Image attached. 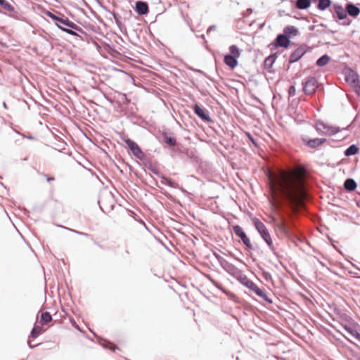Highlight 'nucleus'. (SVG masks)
<instances>
[{"mask_svg":"<svg viewBox=\"0 0 360 360\" xmlns=\"http://www.w3.org/2000/svg\"><path fill=\"white\" fill-rule=\"evenodd\" d=\"M269 180L272 194V204L281 203V198L286 199L295 207L302 206L307 193L304 189V170L281 171L277 174L269 172Z\"/></svg>","mask_w":360,"mask_h":360,"instance_id":"1","label":"nucleus"},{"mask_svg":"<svg viewBox=\"0 0 360 360\" xmlns=\"http://www.w3.org/2000/svg\"><path fill=\"white\" fill-rule=\"evenodd\" d=\"M330 11L333 18H337L338 20H344L347 18L346 9L340 4H332Z\"/></svg>","mask_w":360,"mask_h":360,"instance_id":"2","label":"nucleus"},{"mask_svg":"<svg viewBox=\"0 0 360 360\" xmlns=\"http://www.w3.org/2000/svg\"><path fill=\"white\" fill-rule=\"evenodd\" d=\"M124 141L135 157L140 160L143 159L144 156L143 153L139 146L134 141L129 139H124Z\"/></svg>","mask_w":360,"mask_h":360,"instance_id":"3","label":"nucleus"},{"mask_svg":"<svg viewBox=\"0 0 360 360\" xmlns=\"http://www.w3.org/2000/svg\"><path fill=\"white\" fill-rule=\"evenodd\" d=\"M316 129L327 135H333L340 131L338 127L327 126L321 122L316 123Z\"/></svg>","mask_w":360,"mask_h":360,"instance_id":"4","label":"nucleus"},{"mask_svg":"<svg viewBox=\"0 0 360 360\" xmlns=\"http://www.w3.org/2000/svg\"><path fill=\"white\" fill-rule=\"evenodd\" d=\"M345 79L347 82L353 87L360 89V81L359 79V77L354 71L349 70L346 75Z\"/></svg>","mask_w":360,"mask_h":360,"instance_id":"5","label":"nucleus"},{"mask_svg":"<svg viewBox=\"0 0 360 360\" xmlns=\"http://www.w3.org/2000/svg\"><path fill=\"white\" fill-rule=\"evenodd\" d=\"M317 88V81L314 77L309 78L304 83V91L307 94H314Z\"/></svg>","mask_w":360,"mask_h":360,"instance_id":"6","label":"nucleus"},{"mask_svg":"<svg viewBox=\"0 0 360 360\" xmlns=\"http://www.w3.org/2000/svg\"><path fill=\"white\" fill-rule=\"evenodd\" d=\"M194 111H195V114L199 117H200L202 120L207 121V122L211 121V119H210V116L208 115V112L205 108H202V107L199 106L198 105H195Z\"/></svg>","mask_w":360,"mask_h":360,"instance_id":"7","label":"nucleus"},{"mask_svg":"<svg viewBox=\"0 0 360 360\" xmlns=\"http://www.w3.org/2000/svg\"><path fill=\"white\" fill-rule=\"evenodd\" d=\"M305 51L304 48L299 47L294 52L291 53L289 58V62L293 63L297 62L304 54Z\"/></svg>","mask_w":360,"mask_h":360,"instance_id":"8","label":"nucleus"},{"mask_svg":"<svg viewBox=\"0 0 360 360\" xmlns=\"http://www.w3.org/2000/svg\"><path fill=\"white\" fill-rule=\"evenodd\" d=\"M221 266L226 271L230 274L235 275L237 273H239V270L228 261H221Z\"/></svg>","mask_w":360,"mask_h":360,"instance_id":"9","label":"nucleus"},{"mask_svg":"<svg viewBox=\"0 0 360 360\" xmlns=\"http://www.w3.org/2000/svg\"><path fill=\"white\" fill-rule=\"evenodd\" d=\"M347 15H349L352 17H356L360 13V9L352 3H349L345 6Z\"/></svg>","mask_w":360,"mask_h":360,"instance_id":"10","label":"nucleus"},{"mask_svg":"<svg viewBox=\"0 0 360 360\" xmlns=\"http://www.w3.org/2000/svg\"><path fill=\"white\" fill-rule=\"evenodd\" d=\"M238 280L243 285L248 288L252 291H253L255 287L257 286V285L255 283L248 279V277L245 275H240V277L238 278Z\"/></svg>","mask_w":360,"mask_h":360,"instance_id":"11","label":"nucleus"},{"mask_svg":"<svg viewBox=\"0 0 360 360\" xmlns=\"http://www.w3.org/2000/svg\"><path fill=\"white\" fill-rule=\"evenodd\" d=\"M136 11L139 15H144L148 12V6L146 2L139 1L136 3Z\"/></svg>","mask_w":360,"mask_h":360,"instance_id":"12","label":"nucleus"},{"mask_svg":"<svg viewBox=\"0 0 360 360\" xmlns=\"http://www.w3.org/2000/svg\"><path fill=\"white\" fill-rule=\"evenodd\" d=\"M276 44L279 46L287 48L289 46L290 40L288 37L284 34H279L276 38Z\"/></svg>","mask_w":360,"mask_h":360,"instance_id":"13","label":"nucleus"},{"mask_svg":"<svg viewBox=\"0 0 360 360\" xmlns=\"http://www.w3.org/2000/svg\"><path fill=\"white\" fill-rule=\"evenodd\" d=\"M236 58H236L235 56H233L232 55H226L224 57V63L230 68L233 69L238 65V60Z\"/></svg>","mask_w":360,"mask_h":360,"instance_id":"14","label":"nucleus"},{"mask_svg":"<svg viewBox=\"0 0 360 360\" xmlns=\"http://www.w3.org/2000/svg\"><path fill=\"white\" fill-rule=\"evenodd\" d=\"M58 22H59L60 25H65L74 30H78L79 29L75 23L69 20L68 18H60Z\"/></svg>","mask_w":360,"mask_h":360,"instance_id":"15","label":"nucleus"},{"mask_svg":"<svg viewBox=\"0 0 360 360\" xmlns=\"http://www.w3.org/2000/svg\"><path fill=\"white\" fill-rule=\"evenodd\" d=\"M283 32L286 36L288 35L289 37H294L298 34V30L295 26L292 25L285 27Z\"/></svg>","mask_w":360,"mask_h":360,"instance_id":"16","label":"nucleus"},{"mask_svg":"<svg viewBox=\"0 0 360 360\" xmlns=\"http://www.w3.org/2000/svg\"><path fill=\"white\" fill-rule=\"evenodd\" d=\"M259 233L260 234L261 237L264 240V241L267 243L269 247L272 248L273 242L267 229L264 230V232H260Z\"/></svg>","mask_w":360,"mask_h":360,"instance_id":"17","label":"nucleus"},{"mask_svg":"<svg viewBox=\"0 0 360 360\" xmlns=\"http://www.w3.org/2000/svg\"><path fill=\"white\" fill-rule=\"evenodd\" d=\"M325 141H326L325 139H314L309 140L307 142V146L310 148H314L316 146L321 145Z\"/></svg>","mask_w":360,"mask_h":360,"instance_id":"18","label":"nucleus"},{"mask_svg":"<svg viewBox=\"0 0 360 360\" xmlns=\"http://www.w3.org/2000/svg\"><path fill=\"white\" fill-rule=\"evenodd\" d=\"M330 6H332L330 0H319L317 8L321 11H325Z\"/></svg>","mask_w":360,"mask_h":360,"instance_id":"19","label":"nucleus"},{"mask_svg":"<svg viewBox=\"0 0 360 360\" xmlns=\"http://www.w3.org/2000/svg\"><path fill=\"white\" fill-rule=\"evenodd\" d=\"M344 328L349 334L360 342V333L355 328L350 326H345Z\"/></svg>","mask_w":360,"mask_h":360,"instance_id":"20","label":"nucleus"},{"mask_svg":"<svg viewBox=\"0 0 360 360\" xmlns=\"http://www.w3.org/2000/svg\"><path fill=\"white\" fill-rule=\"evenodd\" d=\"M329 61L330 57L328 55L325 54L317 60L316 65L319 67H323L326 65H327Z\"/></svg>","mask_w":360,"mask_h":360,"instance_id":"21","label":"nucleus"},{"mask_svg":"<svg viewBox=\"0 0 360 360\" xmlns=\"http://www.w3.org/2000/svg\"><path fill=\"white\" fill-rule=\"evenodd\" d=\"M356 187V184L354 180L348 179L345 181V188L348 191H354Z\"/></svg>","mask_w":360,"mask_h":360,"instance_id":"22","label":"nucleus"},{"mask_svg":"<svg viewBox=\"0 0 360 360\" xmlns=\"http://www.w3.org/2000/svg\"><path fill=\"white\" fill-rule=\"evenodd\" d=\"M310 5L309 0H297L296 1V6L299 9H307Z\"/></svg>","mask_w":360,"mask_h":360,"instance_id":"23","label":"nucleus"},{"mask_svg":"<svg viewBox=\"0 0 360 360\" xmlns=\"http://www.w3.org/2000/svg\"><path fill=\"white\" fill-rule=\"evenodd\" d=\"M358 147L356 145H351L345 151V155L346 156L353 155L356 154L358 153Z\"/></svg>","mask_w":360,"mask_h":360,"instance_id":"24","label":"nucleus"},{"mask_svg":"<svg viewBox=\"0 0 360 360\" xmlns=\"http://www.w3.org/2000/svg\"><path fill=\"white\" fill-rule=\"evenodd\" d=\"M0 6L3 9L7 11L12 12L14 11L13 6L6 0H0Z\"/></svg>","mask_w":360,"mask_h":360,"instance_id":"25","label":"nucleus"},{"mask_svg":"<svg viewBox=\"0 0 360 360\" xmlns=\"http://www.w3.org/2000/svg\"><path fill=\"white\" fill-rule=\"evenodd\" d=\"M253 292L259 297L263 298L264 300L268 301L270 303L271 302V300L267 298L266 294L262 289L258 288L257 285L255 287Z\"/></svg>","mask_w":360,"mask_h":360,"instance_id":"26","label":"nucleus"},{"mask_svg":"<svg viewBox=\"0 0 360 360\" xmlns=\"http://www.w3.org/2000/svg\"><path fill=\"white\" fill-rule=\"evenodd\" d=\"M253 221L255 226L259 233L264 232V231L266 229V226L259 219H255Z\"/></svg>","mask_w":360,"mask_h":360,"instance_id":"27","label":"nucleus"},{"mask_svg":"<svg viewBox=\"0 0 360 360\" xmlns=\"http://www.w3.org/2000/svg\"><path fill=\"white\" fill-rule=\"evenodd\" d=\"M233 229L234 233L238 237H239L240 239H242L243 238H245V236H246V234L243 231V229L240 226H238V225L234 226L233 227Z\"/></svg>","mask_w":360,"mask_h":360,"instance_id":"28","label":"nucleus"},{"mask_svg":"<svg viewBox=\"0 0 360 360\" xmlns=\"http://www.w3.org/2000/svg\"><path fill=\"white\" fill-rule=\"evenodd\" d=\"M42 331V328L41 326H35L32 330L30 338H35L37 337Z\"/></svg>","mask_w":360,"mask_h":360,"instance_id":"29","label":"nucleus"},{"mask_svg":"<svg viewBox=\"0 0 360 360\" xmlns=\"http://www.w3.org/2000/svg\"><path fill=\"white\" fill-rule=\"evenodd\" d=\"M51 319V316L49 312H44L41 315V322L42 324H45L50 322Z\"/></svg>","mask_w":360,"mask_h":360,"instance_id":"30","label":"nucleus"},{"mask_svg":"<svg viewBox=\"0 0 360 360\" xmlns=\"http://www.w3.org/2000/svg\"><path fill=\"white\" fill-rule=\"evenodd\" d=\"M229 50L233 56H235L236 58H238L240 56V52L236 45H231L229 47Z\"/></svg>","mask_w":360,"mask_h":360,"instance_id":"31","label":"nucleus"},{"mask_svg":"<svg viewBox=\"0 0 360 360\" xmlns=\"http://www.w3.org/2000/svg\"><path fill=\"white\" fill-rule=\"evenodd\" d=\"M276 226L278 228V229L281 232L283 233V234L285 235H288V231L285 226V224L283 221H278L276 222Z\"/></svg>","mask_w":360,"mask_h":360,"instance_id":"32","label":"nucleus"},{"mask_svg":"<svg viewBox=\"0 0 360 360\" xmlns=\"http://www.w3.org/2000/svg\"><path fill=\"white\" fill-rule=\"evenodd\" d=\"M162 179L164 181V183L166 185H167L172 188H177L178 187V184L172 181L171 179L166 178V177H163Z\"/></svg>","mask_w":360,"mask_h":360,"instance_id":"33","label":"nucleus"},{"mask_svg":"<svg viewBox=\"0 0 360 360\" xmlns=\"http://www.w3.org/2000/svg\"><path fill=\"white\" fill-rule=\"evenodd\" d=\"M56 25L61 30H63V32L68 33V34H70L71 35H74V36H77V34L72 30L71 29H68V28H65V27H63L60 26V25H59L58 23H56Z\"/></svg>","mask_w":360,"mask_h":360,"instance_id":"34","label":"nucleus"},{"mask_svg":"<svg viewBox=\"0 0 360 360\" xmlns=\"http://www.w3.org/2000/svg\"><path fill=\"white\" fill-rule=\"evenodd\" d=\"M242 241L243 243L248 248H252V245H251V243H250V239L248 238L247 236H245V238H243L242 239Z\"/></svg>","mask_w":360,"mask_h":360,"instance_id":"35","label":"nucleus"},{"mask_svg":"<svg viewBox=\"0 0 360 360\" xmlns=\"http://www.w3.org/2000/svg\"><path fill=\"white\" fill-rule=\"evenodd\" d=\"M274 62V56H271L268 57L267 58H266V60L264 61L266 65H269L270 66L272 65V63Z\"/></svg>","mask_w":360,"mask_h":360,"instance_id":"36","label":"nucleus"},{"mask_svg":"<svg viewBox=\"0 0 360 360\" xmlns=\"http://www.w3.org/2000/svg\"><path fill=\"white\" fill-rule=\"evenodd\" d=\"M166 143L169 144V146H174L176 144V140L174 138L172 137H166Z\"/></svg>","mask_w":360,"mask_h":360,"instance_id":"37","label":"nucleus"},{"mask_svg":"<svg viewBox=\"0 0 360 360\" xmlns=\"http://www.w3.org/2000/svg\"><path fill=\"white\" fill-rule=\"evenodd\" d=\"M46 15H47L49 18H51V19H53V20H56V21L58 22V20H59V18H59V17H58V16H56V15H54V14H53V13H52L51 12H50V11H47V12H46Z\"/></svg>","mask_w":360,"mask_h":360,"instance_id":"38","label":"nucleus"},{"mask_svg":"<svg viewBox=\"0 0 360 360\" xmlns=\"http://www.w3.org/2000/svg\"><path fill=\"white\" fill-rule=\"evenodd\" d=\"M214 255L220 264H221V261H226L224 257L220 256L219 254L214 253Z\"/></svg>","mask_w":360,"mask_h":360,"instance_id":"39","label":"nucleus"},{"mask_svg":"<svg viewBox=\"0 0 360 360\" xmlns=\"http://www.w3.org/2000/svg\"><path fill=\"white\" fill-rule=\"evenodd\" d=\"M295 94V88L293 86H291L289 89V94L290 96H294Z\"/></svg>","mask_w":360,"mask_h":360,"instance_id":"40","label":"nucleus"},{"mask_svg":"<svg viewBox=\"0 0 360 360\" xmlns=\"http://www.w3.org/2000/svg\"><path fill=\"white\" fill-rule=\"evenodd\" d=\"M264 276L266 281H269L271 279V275L269 273H264Z\"/></svg>","mask_w":360,"mask_h":360,"instance_id":"41","label":"nucleus"},{"mask_svg":"<svg viewBox=\"0 0 360 360\" xmlns=\"http://www.w3.org/2000/svg\"><path fill=\"white\" fill-rule=\"evenodd\" d=\"M215 29H216V26L215 25H211L207 29V32H210L211 31L215 30Z\"/></svg>","mask_w":360,"mask_h":360,"instance_id":"42","label":"nucleus"},{"mask_svg":"<svg viewBox=\"0 0 360 360\" xmlns=\"http://www.w3.org/2000/svg\"><path fill=\"white\" fill-rule=\"evenodd\" d=\"M108 344H109L110 345V349H112V350H115V346L112 345L111 343L110 342H108Z\"/></svg>","mask_w":360,"mask_h":360,"instance_id":"43","label":"nucleus"},{"mask_svg":"<svg viewBox=\"0 0 360 360\" xmlns=\"http://www.w3.org/2000/svg\"><path fill=\"white\" fill-rule=\"evenodd\" d=\"M53 179H53V177H48V178H47V180H48V181H52V180H53Z\"/></svg>","mask_w":360,"mask_h":360,"instance_id":"44","label":"nucleus"},{"mask_svg":"<svg viewBox=\"0 0 360 360\" xmlns=\"http://www.w3.org/2000/svg\"><path fill=\"white\" fill-rule=\"evenodd\" d=\"M75 232H76L77 233H78V234H81V235H83V234H84V233H82V232H79V231H75Z\"/></svg>","mask_w":360,"mask_h":360,"instance_id":"45","label":"nucleus"},{"mask_svg":"<svg viewBox=\"0 0 360 360\" xmlns=\"http://www.w3.org/2000/svg\"><path fill=\"white\" fill-rule=\"evenodd\" d=\"M250 136V138L251 141H252L253 143H255V142H254V139H253L250 136Z\"/></svg>","mask_w":360,"mask_h":360,"instance_id":"46","label":"nucleus"},{"mask_svg":"<svg viewBox=\"0 0 360 360\" xmlns=\"http://www.w3.org/2000/svg\"><path fill=\"white\" fill-rule=\"evenodd\" d=\"M3 105H4V107L5 108H6V103H3Z\"/></svg>","mask_w":360,"mask_h":360,"instance_id":"47","label":"nucleus"},{"mask_svg":"<svg viewBox=\"0 0 360 360\" xmlns=\"http://www.w3.org/2000/svg\"><path fill=\"white\" fill-rule=\"evenodd\" d=\"M212 283H213L214 285H216V283L215 281H214L213 280H211Z\"/></svg>","mask_w":360,"mask_h":360,"instance_id":"48","label":"nucleus"}]
</instances>
